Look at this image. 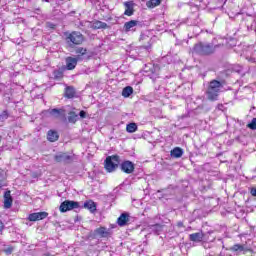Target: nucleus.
<instances>
[{
  "instance_id": "1",
  "label": "nucleus",
  "mask_w": 256,
  "mask_h": 256,
  "mask_svg": "<svg viewBox=\"0 0 256 256\" xmlns=\"http://www.w3.org/2000/svg\"><path fill=\"white\" fill-rule=\"evenodd\" d=\"M218 47H221V45H213L208 43L205 44L199 42L198 44L194 45L193 53H196V55L209 56L213 55Z\"/></svg>"
},
{
  "instance_id": "2",
  "label": "nucleus",
  "mask_w": 256,
  "mask_h": 256,
  "mask_svg": "<svg viewBox=\"0 0 256 256\" xmlns=\"http://www.w3.org/2000/svg\"><path fill=\"white\" fill-rule=\"evenodd\" d=\"M222 88L223 82L219 80L210 81L206 90V95L209 101H217V98L219 97V93H221Z\"/></svg>"
},
{
  "instance_id": "3",
  "label": "nucleus",
  "mask_w": 256,
  "mask_h": 256,
  "mask_svg": "<svg viewBox=\"0 0 256 256\" xmlns=\"http://www.w3.org/2000/svg\"><path fill=\"white\" fill-rule=\"evenodd\" d=\"M56 163H64V165H69L75 161V154L70 155L67 152H58L54 156Z\"/></svg>"
},
{
  "instance_id": "4",
  "label": "nucleus",
  "mask_w": 256,
  "mask_h": 256,
  "mask_svg": "<svg viewBox=\"0 0 256 256\" xmlns=\"http://www.w3.org/2000/svg\"><path fill=\"white\" fill-rule=\"evenodd\" d=\"M119 167V156H108L105 160V169L108 173H113Z\"/></svg>"
},
{
  "instance_id": "5",
  "label": "nucleus",
  "mask_w": 256,
  "mask_h": 256,
  "mask_svg": "<svg viewBox=\"0 0 256 256\" xmlns=\"http://www.w3.org/2000/svg\"><path fill=\"white\" fill-rule=\"evenodd\" d=\"M59 209L61 213H67V211H71L73 209H79V202L65 200L60 204Z\"/></svg>"
},
{
  "instance_id": "6",
  "label": "nucleus",
  "mask_w": 256,
  "mask_h": 256,
  "mask_svg": "<svg viewBox=\"0 0 256 256\" xmlns=\"http://www.w3.org/2000/svg\"><path fill=\"white\" fill-rule=\"evenodd\" d=\"M68 43H73V45H81L83 41H85V38L83 37V34L81 32L74 31L67 36Z\"/></svg>"
},
{
  "instance_id": "7",
  "label": "nucleus",
  "mask_w": 256,
  "mask_h": 256,
  "mask_svg": "<svg viewBox=\"0 0 256 256\" xmlns=\"http://www.w3.org/2000/svg\"><path fill=\"white\" fill-rule=\"evenodd\" d=\"M120 169L121 171H123V173H127V175H130V173H133V171H135V164H133V162L129 160H126L121 163Z\"/></svg>"
},
{
  "instance_id": "8",
  "label": "nucleus",
  "mask_w": 256,
  "mask_h": 256,
  "mask_svg": "<svg viewBox=\"0 0 256 256\" xmlns=\"http://www.w3.org/2000/svg\"><path fill=\"white\" fill-rule=\"evenodd\" d=\"M124 7H125L124 15H126L127 17H131L134 15L135 4L133 3V1L124 2Z\"/></svg>"
},
{
  "instance_id": "9",
  "label": "nucleus",
  "mask_w": 256,
  "mask_h": 256,
  "mask_svg": "<svg viewBox=\"0 0 256 256\" xmlns=\"http://www.w3.org/2000/svg\"><path fill=\"white\" fill-rule=\"evenodd\" d=\"M47 113L54 117V119H61L62 117H65V110L64 109H58V108H53L47 110Z\"/></svg>"
},
{
  "instance_id": "10",
  "label": "nucleus",
  "mask_w": 256,
  "mask_h": 256,
  "mask_svg": "<svg viewBox=\"0 0 256 256\" xmlns=\"http://www.w3.org/2000/svg\"><path fill=\"white\" fill-rule=\"evenodd\" d=\"M79 62V57H67L66 58V69L67 71H73L77 67V63Z\"/></svg>"
},
{
  "instance_id": "11",
  "label": "nucleus",
  "mask_w": 256,
  "mask_h": 256,
  "mask_svg": "<svg viewBox=\"0 0 256 256\" xmlns=\"http://www.w3.org/2000/svg\"><path fill=\"white\" fill-rule=\"evenodd\" d=\"M94 235H96V237H100L101 239H105L111 235V232H109V229L106 227H100L95 229Z\"/></svg>"
},
{
  "instance_id": "12",
  "label": "nucleus",
  "mask_w": 256,
  "mask_h": 256,
  "mask_svg": "<svg viewBox=\"0 0 256 256\" xmlns=\"http://www.w3.org/2000/svg\"><path fill=\"white\" fill-rule=\"evenodd\" d=\"M47 212H36L29 215V221H41L47 218Z\"/></svg>"
},
{
  "instance_id": "13",
  "label": "nucleus",
  "mask_w": 256,
  "mask_h": 256,
  "mask_svg": "<svg viewBox=\"0 0 256 256\" xmlns=\"http://www.w3.org/2000/svg\"><path fill=\"white\" fill-rule=\"evenodd\" d=\"M130 221V216L128 213L124 212L120 215V217L117 219V223L119 227H125Z\"/></svg>"
},
{
  "instance_id": "14",
  "label": "nucleus",
  "mask_w": 256,
  "mask_h": 256,
  "mask_svg": "<svg viewBox=\"0 0 256 256\" xmlns=\"http://www.w3.org/2000/svg\"><path fill=\"white\" fill-rule=\"evenodd\" d=\"M139 25V21L137 20H130L124 24V31L125 33H129V31H135V27Z\"/></svg>"
},
{
  "instance_id": "15",
  "label": "nucleus",
  "mask_w": 256,
  "mask_h": 256,
  "mask_svg": "<svg viewBox=\"0 0 256 256\" xmlns=\"http://www.w3.org/2000/svg\"><path fill=\"white\" fill-rule=\"evenodd\" d=\"M203 237H205V234H203V232L200 231L190 234L189 240L193 241L194 243H201V241H203Z\"/></svg>"
},
{
  "instance_id": "16",
  "label": "nucleus",
  "mask_w": 256,
  "mask_h": 256,
  "mask_svg": "<svg viewBox=\"0 0 256 256\" xmlns=\"http://www.w3.org/2000/svg\"><path fill=\"white\" fill-rule=\"evenodd\" d=\"M13 205V198L11 197V191H6L4 193V207L5 209H11Z\"/></svg>"
},
{
  "instance_id": "17",
  "label": "nucleus",
  "mask_w": 256,
  "mask_h": 256,
  "mask_svg": "<svg viewBox=\"0 0 256 256\" xmlns=\"http://www.w3.org/2000/svg\"><path fill=\"white\" fill-rule=\"evenodd\" d=\"M91 29H109V25L105 22L95 20L91 23Z\"/></svg>"
},
{
  "instance_id": "18",
  "label": "nucleus",
  "mask_w": 256,
  "mask_h": 256,
  "mask_svg": "<svg viewBox=\"0 0 256 256\" xmlns=\"http://www.w3.org/2000/svg\"><path fill=\"white\" fill-rule=\"evenodd\" d=\"M84 209H88L90 213H95L97 211V204L93 202V200H88L83 204Z\"/></svg>"
},
{
  "instance_id": "19",
  "label": "nucleus",
  "mask_w": 256,
  "mask_h": 256,
  "mask_svg": "<svg viewBox=\"0 0 256 256\" xmlns=\"http://www.w3.org/2000/svg\"><path fill=\"white\" fill-rule=\"evenodd\" d=\"M47 139L51 143H55V141L59 139V134L57 133V131L49 130L47 134Z\"/></svg>"
},
{
  "instance_id": "20",
  "label": "nucleus",
  "mask_w": 256,
  "mask_h": 256,
  "mask_svg": "<svg viewBox=\"0 0 256 256\" xmlns=\"http://www.w3.org/2000/svg\"><path fill=\"white\" fill-rule=\"evenodd\" d=\"M65 97H67V99H73V97H75V88L72 86L66 87Z\"/></svg>"
},
{
  "instance_id": "21",
  "label": "nucleus",
  "mask_w": 256,
  "mask_h": 256,
  "mask_svg": "<svg viewBox=\"0 0 256 256\" xmlns=\"http://www.w3.org/2000/svg\"><path fill=\"white\" fill-rule=\"evenodd\" d=\"M171 157H175L179 159V157H183V149L176 147L171 151Z\"/></svg>"
},
{
  "instance_id": "22",
  "label": "nucleus",
  "mask_w": 256,
  "mask_h": 256,
  "mask_svg": "<svg viewBox=\"0 0 256 256\" xmlns=\"http://www.w3.org/2000/svg\"><path fill=\"white\" fill-rule=\"evenodd\" d=\"M79 120V115H77L74 111H71L68 113V121L70 123H77V121Z\"/></svg>"
},
{
  "instance_id": "23",
  "label": "nucleus",
  "mask_w": 256,
  "mask_h": 256,
  "mask_svg": "<svg viewBox=\"0 0 256 256\" xmlns=\"http://www.w3.org/2000/svg\"><path fill=\"white\" fill-rule=\"evenodd\" d=\"M131 95H133V87H131V86H126V87L122 90V97H131Z\"/></svg>"
},
{
  "instance_id": "24",
  "label": "nucleus",
  "mask_w": 256,
  "mask_h": 256,
  "mask_svg": "<svg viewBox=\"0 0 256 256\" xmlns=\"http://www.w3.org/2000/svg\"><path fill=\"white\" fill-rule=\"evenodd\" d=\"M158 5H161V0H149L146 3L148 9H154V7H158Z\"/></svg>"
},
{
  "instance_id": "25",
  "label": "nucleus",
  "mask_w": 256,
  "mask_h": 256,
  "mask_svg": "<svg viewBox=\"0 0 256 256\" xmlns=\"http://www.w3.org/2000/svg\"><path fill=\"white\" fill-rule=\"evenodd\" d=\"M230 251H234V252H243V251H247V249H245V246L241 245V244H236L234 246H232L230 248Z\"/></svg>"
},
{
  "instance_id": "26",
  "label": "nucleus",
  "mask_w": 256,
  "mask_h": 256,
  "mask_svg": "<svg viewBox=\"0 0 256 256\" xmlns=\"http://www.w3.org/2000/svg\"><path fill=\"white\" fill-rule=\"evenodd\" d=\"M126 131L127 133H135V131H137V124L136 123H129L126 126Z\"/></svg>"
},
{
  "instance_id": "27",
  "label": "nucleus",
  "mask_w": 256,
  "mask_h": 256,
  "mask_svg": "<svg viewBox=\"0 0 256 256\" xmlns=\"http://www.w3.org/2000/svg\"><path fill=\"white\" fill-rule=\"evenodd\" d=\"M151 229H152V231H154V233H156V235H159V233L161 231H163V225L155 224V225L151 226Z\"/></svg>"
},
{
  "instance_id": "28",
  "label": "nucleus",
  "mask_w": 256,
  "mask_h": 256,
  "mask_svg": "<svg viewBox=\"0 0 256 256\" xmlns=\"http://www.w3.org/2000/svg\"><path fill=\"white\" fill-rule=\"evenodd\" d=\"M53 77L54 79H62L63 77V70L58 69L53 71Z\"/></svg>"
},
{
  "instance_id": "29",
  "label": "nucleus",
  "mask_w": 256,
  "mask_h": 256,
  "mask_svg": "<svg viewBox=\"0 0 256 256\" xmlns=\"http://www.w3.org/2000/svg\"><path fill=\"white\" fill-rule=\"evenodd\" d=\"M248 129L256 131V118H253L250 123L247 124Z\"/></svg>"
},
{
  "instance_id": "30",
  "label": "nucleus",
  "mask_w": 256,
  "mask_h": 256,
  "mask_svg": "<svg viewBox=\"0 0 256 256\" xmlns=\"http://www.w3.org/2000/svg\"><path fill=\"white\" fill-rule=\"evenodd\" d=\"M7 119H9V112L7 110H4L0 114V121H7Z\"/></svg>"
},
{
  "instance_id": "31",
  "label": "nucleus",
  "mask_w": 256,
  "mask_h": 256,
  "mask_svg": "<svg viewBox=\"0 0 256 256\" xmlns=\"http://www.w3.org/2000/svg\"><path fill=\"white\" fill-rule=\"evenodd\" d=\"M76 53L78 55H86L87 54V50L85 48H83V47H79V48L76 49Z\"/></svg>"
},
{
  "instance_id": "32",
  "label": "nucleus",
  "mask_w": 256,
  "mask_h": 256,
  "mask_svg": "<svg viewBox=\"0 0 256 256\" xmlns=\"http://www.w3.org/2000/svg\"><path fill=\"white\" fill-rule=\"evenodd\" d=\"M5 176L3 174H0V189L1 187H5Z\"/></svg>"
},
{
  "instance_id": "33",
  "label": "nucleus",
  "mask_w": 256,
  "mask_h": 256,
  "mask_svg": "<svg viewBox=\"0 0 256 256\" xmlns=\"http://www.w3.org/2000/svg\"><path fill=\"white\" fill-rule=\"evenodd\" d=\"M79 117H81V119H85V117H87V112H85V110L80 111Z\"/></svg>"
},
{
  "instance_id": "34",
  "label": "nucleus",
  "mask_w": 256,
  "mask_h": 256,
  "mask_svg": "<svg viewBox=\"0 0 256 256\" xmlns=\"http://www.w3.org/2000/svg\"><path fill=\"white\" fill-rule=\"evenodd\" d=\"M250 193L252 197H256V188H251Z\"/></svg>"
},
{
  "instance_id": "35",
  "label": "nucleus",
  "mask_w": 256,
  "mask_h": 256,
  "mask_svg": "<svg viewBox=\"0 0 256 256\" xmlns=\"http://www.w3.org/2000/svg\"><path fill=\"white\" fill-rule=\"evenodd\" d=\"M3 229H5V224L0 220V233H3Z\"/></svg>"
},
{
  "instance_id": "36",
  "label": "nucleus",
  "mask_w": 256,
  "mask_h": 256,
  "mask_svg": "<svg viewBox=\"0 0 256 256\" xmlns=\"http://www.w3.org/2000/svg\"><path fill=\"white\" fill-rule=\"evenodd\" d=\"M48 27H49L50 29H55V24H53V23H48Z\"/></svg>"
},
{
  "instance_id": "37",
  "label": "nucleus",
  "mask_w": 256,
  "mask_h": 256,
  "mask_svg": "<svg viewBox=\"0 0 256 256\" xmlns=\"http://www.w3.org/2000/svg\"><path fill=\"white\" fill-rule=\"evenodd\" d=\"M6 253H9V254L13 253V249L8 248V249L6 250Z\"/></svg>"
},
{
  "instance_id": "38",
  "label": "nucleus",
  "mask_w": 256,
  "mask_h": 256,
  "mask_svg": "<svg viewBox=\"0 0 256 256\" xmlns=\"http://www.w3.org/2000/svg\"><path fill=\"white\" fill-rule=\"evenodd\" d=\"M219 3H223V5H225L227 3V0H218Z\"/></svg>"
},
{
  "instance_id": "39",
  "label": "nucleus",
  "mask_w": 256,
  "mask_h": 256,
  "mask_svg": "<svg viewBox=\"0 0 256 256\" xmlns=\"http://www.w3.org/2000/svg\"><path fill=\"white\" fill-rule=\"evenodd\" d=\"M178 227H183V222H178Z\"/></svg>"
},
{
  "instance_id": "40",
  "label": "nucleus",
  "mask_w": 256,
  "mask_h": 256,
  "mask_svg": "<svg viewBox=\"0 0 256 256\" xmlns=\"http://www.w3.org/2000/svg\"><path fill=\"white\" fill-rule=\"evenodd\" d=\"M252 58H253V59H256L255 53L252 54Z\"/></svg>"
},
{
  "instance_id": "41",
  "label": "nucleus",
  "mask_w": 256,
  "mask_h": 256,
  "mask_svg": "<svg viewBox=\"0 0 256 256\" xmlns=\"http://www.w3.org/2000/svg\"><path fill=\"white\" fill-rule=\"evenodd\" d=\"M42 1H45L46 3H49V0H42Z\"/></svg>"
},
{
  "instance_id": "42",
  "label": "nucleus",
  "mask_w": 256,
  "mask_h": 256,
  "mask_svg": "<svg viewBox=\"0 0 256 256\" xmlns=\"http://www.w3.org/2000/svg\"><path fill=\"white\" fill-rule=\"evenodd\" d=\"M1 139H2V137H1V135H0V143H1Z\"/></svg>"
}]
</instances>
